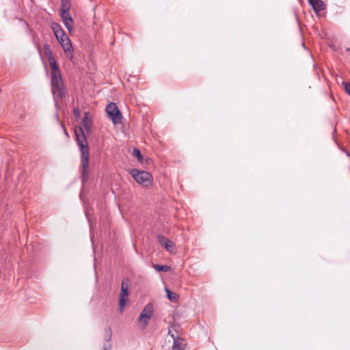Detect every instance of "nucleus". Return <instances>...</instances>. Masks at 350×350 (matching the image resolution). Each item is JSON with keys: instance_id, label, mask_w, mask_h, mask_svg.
Returning <instances> with one entry per match:
<instances>
[{"instance_id": "39448f33", "label": "nucleus", "mask_w": 350, "mask_h": 350, "mask_svg": "<svg viewBox=\"0 0 350 350\" xmlns=\"http://www.w3.org/2000/svg\"><path fill=\"white\" fill-rule=\"evenodd\" d=\"M152 314L153 304L152 303H148L145 306L138 317V321L143 325V329H145L147 327Z\"/></svg>"}, {"instance_id": "20e7f679", "label": "nucleus", "mask_w": 350, "mask_h": 350, "mask_svg": "<svg viewBox=\"0 0 350 350\" xmlns=\"http://www.w3.org/2000/svg\"><path fill=\"white\" fill-rule=\"evenodd\" d=\"M106 112L114 124H118L122 121V114L114 103H110L106 107Z\"/></svg>"}, {"instance_id": "f3484780", "label": "nucleus", "mask_w": 350, "mask_h": 350, "mask_svg": "<svg viewBox=\"0 0 350 350\" xmlns=\"http://www.w3.org/2000/svg\"><path fill=\"white\" fill-rule=\"evenodd\" d=\"M70 0H61V7L59 10H70Z\"/></svg>"}, {"instance_id": "1a4fd4ad", "label": "nucleus", "mask_w": 350, "mask_h": 350, "mask_svg": "<svg viewBox=\"0 0 350 350\" xmlns=\"http://www.w3.org/2000/svg\"><path fill=\"white\" fill-rule=\"evenodd\" d=\"M157 239L160 245L164 247L167 251L172 252L175 244L163 235H158Z\"/></svg>"}, {"instance_id": "2eb2a0df", "label": "nucleus", "mask_w": 350, "mask_h": 350, "mask_svg": "<svg viewBox=\"0 0 350 350\" xmlns=\"http://www.w3.org/2000/svg\"><path fill=\"white\" fill-rule=\"evenodd\" d=\"M165 291L167 292V298L170 300H171V301H172L174 302L178 301V295L176 293L172 292L171 291H170L167 288H165Z\"/></svg>"}, {"instance_id": "6e6552de", "label": "nucleus", "mask_w": 350, "mask_h": 350, "mask_svg": "<svg viewBox=\"0 0 350 350\" xmlns=\"http://www.w3.org/2000/svg\"><path fill=\"white\" fill-rule=\"evenodd\" d=\"M70 10H59L60 16L63 21V23L68 31L71 33L73 27V21L69 13Z\"/></svg>"}, {"instance_id": "9d476101", "label": "nucleus", "mask_w": 350, "mask_h": 350, "mask_svg": "<svg viewBox=\"0 0 350 350\" xmlns=\"http://www.w3.org/2000/svg\"><path fill=\"white\" fill-rule=\"evenodd\" d=\"M172 338L174 340L172 350H185L186 343L184 339L174 334H172Z\"/></svg>"}, {"instance_id": "7ed1b4c3", "label": "nucleus", "mask_w": 350, "mask_h": 350, "mask_svg": "<svg viewBox=\"0 0 350 350\" xmlns=\"http://www.w3.org/2000/svg\"><path fill=\"white\" fill-rule=\"evenodd\" d=\"M131 174L133 178L139 184L148 186L151 183L152 176L147 172L133 169L131 170Z\"/></svg>"}, {"instance_id": "f257e3e1", "label": "nucleus", "mask_w": 350, "mask_h": 350, "mask_svg": "<svg viewBox=\"0 0 350 350\" xmlns=\"http://www.w3.org/2000/svg\"><path fill=\"white\" fill-rule=\"evenodd\" d=\"M75 134L81 155V164L83 169L82 180L85 182L87 181L88 178L89 146L82 126H76L75 129Z\"/></svg>"}, {"instance_id": "4be33fe9", "label": "nucleus", "mask_w": 350, "mask_h": 350, "mask_svg": "<svg viewBox=\"0 0 350 350\" xmlns=\"http://www.w3.org/2000/svg\"><path fill=\"white\" fill-rule=\"evenodd\" d=\"M64 133H65V134H66V135H68V133H67V131H66V130L65 129H64Z\"/></svg>"}, {"instance_id": "0eeeda50", "label": "nucleus", "mask_w": 350, "mask_h": 350, "mask_svg": "<svg viewBox=\"0 0 350 350\" xmlns=\"http://www.w3.org/2000/svg\"><path fill=\"white\" fill-rule=\"evenodd\" d=\"M129 284L125 281H122L121 285V291L120 294L119 299V305H120V310L122 312L124 308L125 307L126 303L127 301V297L129 295Z\"/></svg>"}, {"instance_id": "ddd939ff", "label": "nucleus", "mask_w": 350, "mask_h": 350, "mask_svg": "<svg viewBox=\"0 0 350 350\" xmlns=\"http://www.w3.org/2000/svg\"><path fill=\"white\" fill-rule=\"evenodd\" d=\"M43 49H44V51L45 55L48 57V60H49V62L50 64V66H57V62H56V61L55 59V57L53 56V52L51 50V48H50L49 45L47 44H45L44 45V46H43Z\"/></svg>"}, {"instance_id": "9b49d317", "label": "nucleus", "mask_w": 350, "mask_h": 350, "mask_svg": "<svg viewBox=\"0 0 350 350\" xmlns=\"http://www.w3.org/2000/svg\"><path fill=\"white\" fill-rule=\"evenodd\" d=\"M82 126L86 133H89L91 131L92 120L91 115L85 112L84 114V117L82 120Z\"/></svg>"}, {"instance_id": "4468645a", "label": "nucleus", "mask_w": 350, "mask_h": 350, "mask_svg": "<svg viewBox=\"0 0 350 350\" xmlns=\"http://www.w3.org/2000/svg\"><path fill=\"white\" fill-rule=\"evenodd\" d=\"M51 27L57 39H59V38L63 37V36L66 35L64 31L62 29L59 24L57 23H52Z\"/></svg>"}, {"instance_id": "aec40b11", "label": "nucleus", "mask_w": 350, "mask_h": 350, "mask_svg": "<svg viewBox=\"0 0 350 350\" xmlns=\"http://www.w3.org/2000/svg\"><path fill=\"white\" fill-rule=\"evenodd\" d=\"M73 113L75 117L78 118L80 116V111L78 108H75L73 110Z\"/></svg>"}, {"instance_id": "6ab92c4d", "label": "nucleus", "mask_w": 350, "mask_h": 350, "mask_svg": "<svg viewBox=\"0 0 350 350\" xmlns=\"http://www.w3.org/2000/svg\"><path fill=\"white\" fill-rule=\"evenodd\" d=\"M345 91L349 94L350 96V83L345 82L343 83Z\"/></svg>"}, {"instance_id": "412c9836", "label": "nucleus", "mask_w": 350, "mask_h": 350, "mask_svg": "<svg viewBox=\"0 0 350 350\" xmlns=\"http://www.w3.org/2000/svg\"><path fill=\"white\" fill-rule=\"evenodd\" d=\"M168 334L172 336V334H174L175 336V334L173 333L172 332V328H169V331H168Z\"/></svg>"}, {"instance_id": "a211bd4d", "label": "nucleus", "mask_w": 350, "mask_h": 350, "mask_svg": "<svg viewBox=\"0 0 350 350\" xmlns=\"http://www.w3.org/2000/svg\"><path fill=\"white\" fill-rule=\"evenodd\" d=\"M133 156H135L137 160L139 161V162H142V159H143V157L141 154V152L139 151V149L137 148H135L133 150Z\"/></svg>"}, {"instance_id": "423d86ee", "label": "nucleus", "mask_w": 350, "mask_h": 350, "mask_svg": "<svg viewBox=\"0 0 350 350\" xmlns=\"http://www.w3.org/2000/svg\"><path fill=\"white\" fill-rule=\"evenodd\" d=\"M57 40L62 46L66 55L69 57L70 60H72L73 58V47L70 38L66 35H65Z\"/></svg>"}, {"instance_id": "dca6fc26", "label": "nucleus", "mask_w": 350, "mask_h": 350, "mask_svg": "<svg viewBox=\"0 0 350 350\" xmlns=\"http://www.w3.org/2000/svg\"><path fill=\"white\" fill-rule=\"evenodd\" d=\"M153 267L157 271L167 272L171 269L167 265H154Z\"/></svg>"}, {"instance_id": "f03ea898", "label": "nucleus", "mask_w": 350, "mask_h": 350, "mask_svg": "<svg viewBox=\"0 0 350 350\" xmlns=\"http://www.w3.org/2000/svg\"><path fill=\"white\" fill-rule=\"evenodd\" d=\"M51 86L54 98L61 99L64 95V87L58 65L51 66Z\"/></svg>"}, {"instance_id": "f8f14e48", "label": "nucleus", "mask_w": 350, "mask_h": 350, "mask_svg": "<svg viewBox=\"0 0 350 350\" xmlns=\"http://www.w3.org/2000/svg\"><path fill=\"white\" fill-rule=\"evenodd\" d=\"M308 2L316 14H319L325 8V5L321 0H308Z\"/></svg>"}]
</instances>
